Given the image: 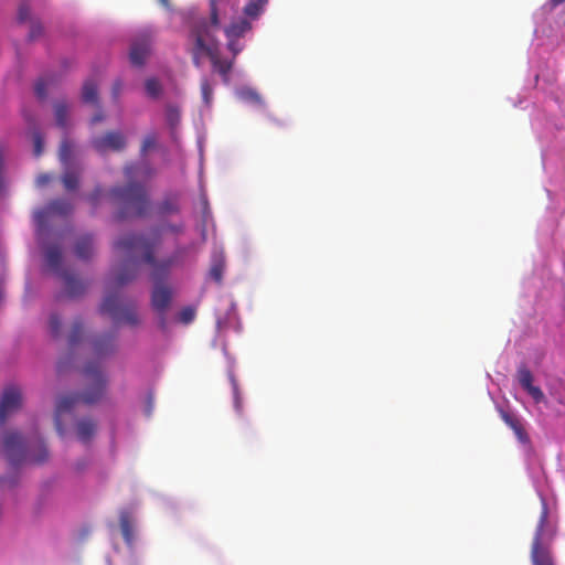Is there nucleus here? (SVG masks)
<instances>
[{"mask_svg": "<svg viewBox=\"0 0 565 565\" xmlns=\"http://www.w3.org/2000/svg\"><path fill=\"white\" fill-rule=\"evenodd\" d=\"M42 32H43V29H42L41 24L32 23L30 33H29V38L31 40H34V39L39 38L42 34Z\"/></svg>", "mask_w": 565, "mask_h": 565, "instance_id": "43", "label": "nucleus"}, {"mask_svg": "<svg viewBox=\"0 0 565 565\" xmlns=\"http://www.w3.org/2000/svg\"><path fill=\"white\" fill-rule=\"evenodd\" d=\"M209 58L211 61L213 71L221 75L222 81L225 84H228L230 83V73L233 68L234 60L221 58L220 46H218L217 40H215L213 51L209 50Z\"/></svg>", "mask_w": 565, "mask_h": 565, "instance_id": "14", "label": "nucleus"}, {"mask_svg": "<svg viewBox=\"0 0 565 565\" xmlns=\"http://www.w3.org/2000/svg\"><path fill=\"white\" fill-rule=\"evenodd\" d=\"M103 119H104V114L102 111H99L98 114L94 115V117L92 118V124L99 122Z\"/></svg>", "mask_w": 565, "mask_h": 565, "instance_id": "49", "label": "nucleus"}, {"mask_svg": "<svg viewBox=\"0 0 565 565\" xmlns=\"http://www.w3.org/2000/svg\"><path fill=\"white\" fill-rule=\"evenodd\" d=\"M89 465V461L87 459H81L76 461L75 463V470L77 472H82L86 469V467Z\"/></svg>", "mask_w": 565, "mask_h": 565, "instance_id": "46", "label": "nucleus"}, {"mask_svg": "<svg viewBox=\"0 0 565 565\" xmlns=\"http://www.w3.org/2000/svg\"><path fill=\"white\" fill-rule=\"evenodd\" d=\"M51 180V177L46 173H43V174H40L38 178H36V185L38 186H43L45 184H47Z\"/></svg>", "mask_w": 565, "mask_h": 565, "instance_id": "45", "label": "nucleus"}, {"mask_svg": "<svg viewBox=\"0 0 565 565\" xmlns=\"http://www.w3.org/2000/svg\"><path fill=\"white\" fill-rule=\"evenodd\" d=\"M252 24L246 19H238L233 21L228 26L224 29L226 39H241L248 31H250Z\"/></svg>", "mask_w": 565, "mask_h": 565, "instance_id": "17", "label": "nucleus"}, {"mask_svg": "<svg viewBox=\"0 0 565 565\" xmlns=\"http://www.w3.org/2000/svg\"><path fill=\"white\" fill-rule=\"evenodd\" d=\"M232 381H233V385H234L235 407L237 409H239V397H238L237 386H236L235 381L233 379H232Z\"/></svg>", "mask_w": 565, "mask_h": 565, "instance_id": "48", "label": "nucleus"}, {"mask_svg": "<svg viewBox=\"0 0 565 565\" xmlns=\"http://www.w3.org/2000/svg\"><path fill=\"white\" fill-rule=\"evenodd\" d=\"M30 17V9L26 4H21L18 12V19L20 22H24Z\"/></svg>", "mask_w": 565, "mask_h": 565, "instance_id": "42", "label": "nucleus"}, {"mask_svg": "<svg viewBox=\"0 0 565 565\" xmlns=\"http://www.w3.org/2000/svg\"><path fill=\"white\" fill-rule=\"evenodd\" d=\"M164 8L169 9L170 8V2L169 0H158Z\"/></svg>", "mask_w": 565, "mask_h": 565, "instance_id": "52", "label": "nucleus"}, {"mask_svg": "<svg viewBox=\"0 0 565 565\" xmlns=\"http://www.w3.org/2000/svg\"><path fill=\"white\" fill-rule=\"evenodd\" d=\"M152 43V33L150 31H142L134 39L130 46V62L136 66L143 65L148 57Z\"/></svg>", "mask_w": 565, "mask_h": 565, "instance_id": "11", "label": "nucleus"}, {"mask_svg": "<svg viewBox=\"0 0 565 565\" xmlns=\"http://www.w3.org/2000/svg\"><path fill=\"white\" fill-rule=\"evenodd\" d=\"M119 522H120V529H121L124 540L127 544L130 545L134 541V533H132V525H131L129 513L125 512V511L121 512Z\"/></svg>", "mask_w": 565, "mask_h": 565, "instance_id": "22", "label": "nucleus"}, {"mask_svg": "<svg viewBox=\"0 0 565 565\" xmlns=\"http://www.w3.org/2000/svg\"><path fill=\"white\" fill-rule=\"evenodd\" d=\"M22 404L21 391L15 386L7 387L0 401V426H4L8 417Z\"/></svg>", "mask_w": 565, "mask_h": 565, "instance_id": "12", "label": "nucleus"}, {"mask_svg": "<svg viewBox=\"0 0 565 565\" xmlns=\"http://www.w3.org/2000/svg\"><path fill=\"white\" fill-rule=\"evenodd\" d=\"M6 186L4 179V149L0 146V196L2 195Z\"/></svg>", "mask_w": 565, "mask_h": 565, "instance_id": "39", "label": "nucleus"}, {"mask_svg": "<svg viewBox=\"0 0 565 565\" xmlns=\"http://www.w3.org/2000/svg\"><path fill=\"white\" fill-rule=\"evenodd\" d=\"M34 93H35L36 97L39 99H41V100L46 98V95H47V84H46L45 79L40 78L35 83Z\"/></svg>", "mask_w": 565, "mask_h": 565, "instance_id": "35", "label": "nucleus"}, {"mask_svg": "<svg viewBox=\"0 0 565 565\" xmlns=\"http://www.w3.org/2000/svg\"><path fill=\"white\" fill-rule=\"evenodd\" d=\"M72 153H73V143L67 138H64L61 142L60 150H58L60 160L63 163H67L72 158Z\"/></svg>", "mask_w": 565, "mask_h": 565, "instance_id": "27", "label": "nucleus"}, {"mask_svg": "<svg viewBox=\"0 0 565 565\" xmlns=\"http://www.w3.org/2000/svg\"><path fill=\"white\" fill-rule=\"evenodd\" d=\"M46 266L60 274L64 282V289L70 298H76L84 294L86 284L66 270H62V250L57 245L47 246L45 249Z\"/></svg>", "mask_w": 565, "mask_h": 565, "instance_id": "7", "label": "nucleus"}, {"mask_svg": "<svg viewBox=\"0 0 565 565\" xmlns=\"http://www.w3.org/2000/svg\"><path fill=\"white\" fill-rule=\"evenodd\" d=\"M92 145L99 153L109 150L121 151L126 147V138L120 131H108L104 136L94 138Z\"/></svg>", "mask_w": 565, "mask_h": 565, "instance_id": "13", "label": "nucleus"}, {"mask_svg": "<svg viewBox=\"0 0 565 565\" xmlns=\"http://www.w3.org/2000/svg\"><path fill=\"white\" fill-rule=\"evenodd\" d=\"M166 117L168 124L173 128L180 122V111L179 108L172 105L167 106Z\"/></svg>", "mask_w": 565, "mask_h": 565, "instance_id": "29", "label": "nucleus"}, {"mask_svg": "<svg viewBox=\"0 0 565 565\" xmlns=\"http://www.w3.org/2000/svg\"><path fill=\"white\" fill-rule=\"evenodd\" d=\"M201 95L203 103L209 107L213 99V86L206 77L201 79Z\"/></svg>", "mask_w": 565, "mask_h": 565, "instance_id": "26", "label": "nucleus"}, {"mask_svg": "<svg viewBox=\"0 0 565 565\" xmlns=\"http://www.w3.org/2000/svg\"><path fill=\"white\" fill-rule=\"evenodd\" d=\"M547 519V507L546 503L543 502L539 524L536 526L531 546L532 565H555L550 546V542L553 539V534H547L545 531Z\"/></svg>", "mask_w": 565, "mask_h": 565, "instance_id": "6", "label": "nucleus"}, {"mask_svg": "<svg viewBox=\"0 0 565 565\" xmlns=\"http://www.w3.org/2000/svg\"><path fill=\"white\" fill-rule=\"evenodd\" d=\"M94 252V239L92 235L81 236L75 244V255L84 260L92 257Z\"/></svg>", "mask_w": 565, "mask_h": 565, "instance_id": "18", "label": "nucleus"}, {"mask_svg": "<svg viewBox=\"0 0 565 565\" xmlns=\"http://www.w3.org/2000/svg\"><path fill=\"white\" fill-rule=\"evenodd\" d=\"M172 301V289L164 284H154L151 292V307L159 316V328L161 330L167 329L166 312L169 309Z\"/></svg>", "mask_w": 565, "mask_h": 565, "instance_id": "9", "label": "nucleus"}, {"mask_svg": "<svg viewBox=\"0 0 565 565\" xmlns=\"http://www.w3.org/2000/svg\"><path fill=\"white\" fill-rule=\"evenodd\" d=\"M73 210L72 204L67 200L57 199L50 202L44 209L38 211L34 215L38 225V235L42 236L47 221L55 215L66 216Z\"/></svg>", "mask_w": 565, "mask_h": 565, "instance_id": "10", "label": "nucleus"}, {"mask_svg": "<svg viewBox=\"0 0 565 565\" xmlns=\"http://www.w3.org/2000/svg\"><path fill=\"white\" fill-rule=\"evenodd\" d=\"M54 115L56 125L63 129L67 127L68 106L65 102L54 104Z\"/></svg>", "mask_w": 565, "mask_h": 565, "instance_id": "21", "label": "nucleus"}, {"mask_svg": "<svg viewBox=\"0 0 565 565\" xmlns=\"http://www.w3.org/2000/svg\"><path fill=\"white\" fill-rule=\"evenodd\" d=\"M224 265L222 262H214L210 269V276L216 281L221 282L223 277Z\"/></svg>", "mask_w": 565, "mask_h": 565, "instance_id": "33", "label": "nucleus"}, {"mask_svg": "<svg viewBox=\"0 0 565 565\" xmlns=\"http://www.w3.org/2000/svg\"><path fill=\"white\" fill-rule=\"evenodd\" d=\"M49 326H50L51 335L54 338L60 337L62 322L57 315H55V313L51 315Z\"/></svg>", "mask_w": 565, "mask_h": 565, "instance_id": "31", "label": "nucleus"}, {"mask_svg": "<svg viewBox=\"0 0 565 565\" xmlns=\"http://www.w3.org/2000/svg\"><path fill=\"white\" fill-rule=\"evenodd\" d=\"M99 311L108 315L115 324L125 323L129 327H137L140 319L135 303L121 305L117 294L108 292L100 303Z\"/></svg>", "mask_w": 565, "mask_h": 565, "instance_id": "8", "label": "nucleus"}, {"mask_svg": "<svg viewBox=\"0 0 565 565\" xmlns=\"http://www.w3.org/2000/svg\"><path fill=\"white\" fill-rule=\"evenodd\" d=\"M241 97L245 100H248V102H252V103H255V104H262L263 100H262V97L259 96V94L254 90V89H250V88H246V89H243L241 92Z\"/></svg>", "mask_w": 565, "mask_h": 565, "instance_id": "32", "label": "nucleus"}, {"mask_svg": "<svg viewBox=\"0 0 565 565\" xmlns=\"http://www.w3.org/2000/svg\"><path fill=\"white\" fill-rule=\"evenodd\" d=\"M266 0H249L248 3L244 7V13L250 18H257L264 6Z\"/></svg>", "mask_w": 565, "mask_h": 565, "instance_id": "24", "label": "nucleus"}, {"mask_svg": "<svg viewBox=\"0 0 565 565\" xmlns=\"http://www.w3.org/2000/svg\"><path fill=\"white\" fill-rule=\"evenodd\" d=\"M116 331L99 334L92 339L93 360L88 361L83 369L84 391L79 394L62 396L56 404L55 428L61 437L64 436V427L61 422L63 413L71 411L77 403L95 404L104 396L107 379L102 369V362L116 352Z\"/></svg>", "mask_w": 565, "mask_h": 565, "instance_id": "2", "label": "nucleus"}, {"mask_svg": "<svg viewBox=\"0 0 565 565\" xmlns=\"http://www.w3.org/2000/svg\"><path fill=\"white\" fill-rule=\"evenodd\" d=\"M500 415H501V418L503 419V422L514 431L516 428H519L521 424L520 419L509 413V412H505L503 409L500 411Z\"/></svg>", "mask_w": 565, "mask_h": 565, "instance_id": "30", "label": "nucleus"}, {"mask_svg": "<svg viewBox=\"0 0 565 565\" xmlns=\"http://www.w3.org/2000/svg\"><path fill=\"white\" fill-rule=\"evenodd\" d=\"M518 380L522 388L527 392L535 403L544 401L545 395L543 391L539 386L533 385V374L525 365H521L518 369Z\"/></svg>", "mask_w": 565, "mask_h": 565, "instance_id": "15", "label": "nucleus"}, {"mask_svg": "<svg viewBox=\"0 0 565 565\" xmlns=\"http://www.w3.org/2000/svg\"><path fill=\"white\" fill-rule=\"evenodd\" d=\"M114 249L128 257L118 266L111 268L107 279L109 290L121 288L131 282L139 274V264L130 257L136 250H142V262L150 266V278L154 284H163L170 276L173 267L183 260L185 249L178 248L170 256L157 259L154 245L143 234L129 233L114 242Z\"/></svg>", "mask_w": 565, "mask_h": 565, "instance_id": "1", "label": "nucleus"}, {"mask_svg": "<svg viewBox=\"0 0 565 565\" xmlns=\"http://www.w3.org/2000/svg\"><path fill=\"white\" fill-rule=\"evenodd\" d=\"M157 212L162 216L178 214L180 212L179 196L177 194L164 196L158 204Z\"/></svg>", "mask_w": 565, "mask_h": 565, "instance_id": "19", "label": "nucleus"}, {"mask_svg": "<svg viewBox=\"0 0 565 565\" xmlns=\"http://www.w3.org/2000/svg\"><path fill=\"white\" fill-rule=\"evenodd\" d=\"M168 230L172 233H181L183 231V226L181 224L169 225Z\"/></svg>", "mask_w": 565, "mask_h": 565, "instance_id": "47", "label": "nucleus"}, {"mask_svg": "<svg viewBox=\"0 0 565 565\" xmlns=\"http://www.w3.org/2000/svg\"><path fill=\"white\" fill-rule=\"evenodd\" d=\"M514 434L516 435L518 439L521 443H527L529 441V435H527V433L525 431V429H524V427L522 425H520L519 428H516L514 430Z\"/></svg>", "mask_w": 565, "mask_h": 565, "instance_id": "44", "label": "nucleus"}, {"mask_svg": "<svg viewBox=\"0 0 565 565\" xmlns=\"http://www.w3.org/2000/svg\"><path fill=\"white\" fill-rule=\"evenodd\" d=\"M82 99L84 103L99 106L97 84L94 79L89 78L84 82L82 88Z\"/></svg>", "mask_w": 565, "mask_h": 565, "instance_id": "20", "label": "nucleus"}, {"mask_svg": "<svg viewBox=\"0 0 565 565\" xmlns=\"http://www.w3.org/2000/svg\"><path fill=\"white\" fill-rule=\"evenodd\" d=\"M2 446L8 461L13 467L25 461L28 454L34 463H43L49 458V450L40 437H36L34 444H30L20 433L7 431L2 437Z\"/></svg>", "mask_w": 565, "mask_h": 565, "instance_id": "5", "label": "nucleus"}, {"mask_svg": "<svg viewBox=\"0 0 565 565\" xmlns=\"http://www.w3.org/2000/svg\"><path fill=\"white\" fill-rule=\"evenodd\" d=\"M121 90H122V82L119 79L115 81L113 84V87H111V96H113L114 100L117 102L119 99Z\"/></svg>", "mask_w": 565, "mask_h": 565, "instance_id": "41", "label": "nucleus"}, {"mask_svg": "<svg viewBox=\"0 0 565 565\" xmlns=\"http://www.w3.org/2000/svg\"><path fill=\"white\" fill-rule=\"evenodd\" d=\"M33 142H34V156L40 157L43 152V138L40 131H34L33 134Z\"/></svg>", "mask_w": 565, "mask_h": 565, "instance_id": "40", "label": "nucleus"}, {"mask_svg": "<svg viewBox=\"0 0 565 565\" xmlns=\"http://www.w3.org/2000/svg\"><path fill=\"white\" fill-rule=\"evenodd\" d=\"M145 89L147 95L151 98H158L162 94V86L154 77L146 79Z\"/></svg>", "mask_w": 565, "mask_h": 565, "instance_id": "25", "label": "nucleus"}, {"mask_svg": "<svg viewBox=\"0 0 565 565\" xmlns=\"http://www.w3.org/2000/svg\"><path fill=\"white\" fill-rule=\"evenodd\" d=\"M104 195V191L102 189V186H96L94 189V191L87 196V201L89 202V204L96 209L99 204V201L100 199L103 198Z\"/></svg>", "mask_w": 565, "mask_h": 565, "instance_id": "36", "label": "nucleus"}, {"mask_svg": "<svg viewBox=\"0 0 565 565\" xmlns=\"http://www.w3.org/2000/svg\"><path fill=\"white\" fill-rule=\"evenodd\" d=\"M565 0H550L551 4L553 7H557L559 4H562Z\"/></svg>", "mask_w": 565, "mask_h": 565, "instance_id": "51", "label": "nucleus"}, {"mask_svg": "<svg viewBox=\"0 0 565 565\" xmlns=\"http://www.w3.org/2000/svg\"><path fill=\"white\" fill-rule=\"evenodd\" d=\"M195 317V310L192 307H185L179 312V321L188 324L193 321Z\"/></svg>", "mask_w": 565, "mask_h": 565, "instance_id": "34", "label": "nucleus"}, {"mask_svg": "<svg viewBox=\"0 0 565 565\" xmlns=\"http://www.w3.org/2000/svg\"><path fill=\"white\" fill-rule=\"evenodd\" d=\"M157 145V137L154 134H149L145 137L142 145H141V153L146 154L149 149L154 148Z\"/></svg>", "mask_w": 565, "mask_h": 565, "instance_id": "37", "label": "nucleus"}, {"mask_svg": "<svg viewBox=\"0 0 565 565\" xmlns=\"http://www.w3.org/2000/svg\"><path fill=\"white\" fill-rule=\"evenodd\" d=\"M56 367H57V372H58V373L64 372V370H65V362H64V360H60V361L57 362V366H56Z\"/></svg>", "mask_w": 565, "mask_h": 565, "instance_id": "50", "label": "nucleus"}, {"mask_svg": "<svg viewBox=\"0 0 565 565\" xmlns=\"http://www.w3.org/2000/svg\"><path fill=\"white\" fill-rule=\"evenodd\" d=\"M62 181H63L65 189L68 191H73V190L77 189L78 183H79L77 173H75L73 171L65 172L63 174Z\"/></svg>", "mask_w": 565, "mask_h": 565, "instance_id": "28", "label": "nucleus"}, {"mask_svg": "<svg viewBox=\"0 0 565 565\" xmlns=\"http://www.w3.org/2000/svg\"><path fill=\"white\" fill-rule=\"evenodd\" d=\"M97 424L92 418H82L75 425V433L79 441L87 444L95 436Z\"/></svg>", "mask_w": 565, "mask_h": 565, "instance_id": "16", "label": "nucleus"}, {"mask_svg": "<svg viewBox=\"0 0 565 565\" xmlns=\"http://www.w3.org/2000/svg\"><path fill=\"white\" fill-rule=\"evenodd\" d=\"M224 0H210L209 22L205 19L196 20L191 26L190 39L193 41L192 61L196 67H201L202 56L209 57V50L213 51L216 40L215 33L220 30V14Z\"/></svg>", "mask_w": 565, "mask_h": 565, "instance_id": "4", "label": "nucleus"}, {"mask_svg": "<svg viewBox=\"0 0 565 565\" xmlns=\"http://www.w3.org/2000/svg\"><path fill=\"white\" fill-rule=\"evenodd\" d=\"M137 170L136 164L125 168V177L130 180ZM109 200L117 206L115 220L118 222L143 217L150 209V201L145 185L129 181L126 185L114 186L108 193Z\"/></svg>", "mask_w": 565, "mask_h": 565, "instance_id": "3", "label": "nucleus"}, {"mask_svg": "<svg viewBox=\"0 0 565 565\" xmlns=\"http://www.w3.org/2000/svg\"><path fill=\"white\" fill-rule=\"evenodd\" d=\"M227 49L232 53V60L235 61L236 56L243 51V45L239 44L238 39H227Z\"/></svg>", "mask_w": 565, "mask_h": 565, "instance_id": "38", "label": "nucleus"}, {"mask_svg": "<svg viewBox=\"0 0 565 565\" xmlns=\"http://www.w3.org/2000/svg\"><path fill=\"white\" fill-rule=\"evenodd\" d=\"M84 334V326L81 319H76L73 323L71 333L68 335V345L71 349L75 348L82 340Z\"/></svg>", "mask_w": 565, "mask_h": 565, "instance_id": "23", "label": "nucleus"}, {"mask_svg": "<svg viewBox=\"0 0 565 565\" xmlns=\"http://www.w3.org/2000/svg\"><path fill=\"white\" fill-rule=\"evenodd\" d=\"M153 170L151 168H146V175H152Z\"/></svg>", "mask_w": 565, "mask_h": 565, "instance_id": "53", "label": "nucleus"}]
</instances>
